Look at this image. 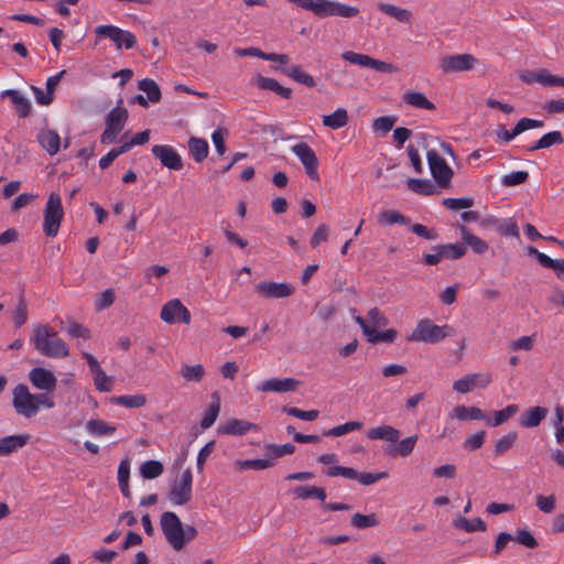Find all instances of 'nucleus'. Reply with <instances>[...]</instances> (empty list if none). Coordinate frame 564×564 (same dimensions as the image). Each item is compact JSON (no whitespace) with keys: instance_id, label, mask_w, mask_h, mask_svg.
<instances>
[{"instance_id":"nucleus-1","label":"nucleus","mask_w":564,"mask_h":564,"mask_svg":"<svg viewBox=\"0 0 564 564\" xmlns=\"http://www.w3.org/2000/svg\"><path fill=\"white\" fill-rule=\"evenodd\" d=\"M31 341L41 355L48 358H66L69 356L67 344L48 325H35Z\"/></svg>"},{"instance_id":"nucleus-2","label":"nucleus","mask_w":564,"mask_h":564,"mask_svg":"<svg viewBox=\"0 0 564 564\" xmlns=\"http://www.w3.org/2000/svg\"><path fill=\"white\" fill-rule=\"evenodd\" d=\"M453 335V328L445 325H436L429 318L417 322L413 332L408 336L409 341L435 344L447 336Z\"/></svg>"},{"instance_id":"nucleus-3","label":"nucleus","mask_w":564,"mask_h":564,"mask_svg":"<svg viewBox=\"0 0 564 564\" xmlns=\"http://www.w3.org/2000/svg\"><path fill=\"white\" fill-rule=\"evenodd\" d=\"M64 217L62 198L57 193H51L44 208L43 231L47 237H56Z\"/></svg>"},{"instance_id":"nucleus-4","label":"nucleus","mask_w":564,"mask_h":564,"mask_svg":"<svg viewBox=\"0 0 564 564\" xmlns=\"http://www.w3.org/2000/svg\"><path fill=\"white\" fill-rule=\"evenodd\" d=\"M161 530L166 539V541L171 544V546L175 551H180L184 547V528L176 516V513L172 511H165L162 513L160 519Z\"/></svg>"},{"instance_id":"nucleus-5","label":"nucleus","mask_w":564,"mask_h":564,"mask_svg":"<svg viewBox=\"0 0 564 564\" xmlns=\"http://www.w3.org/2000/svg\"><path fill=\"white\" fill-rule=\"evenodd\" d=\"M426 158L431 175L435 183L442 188H448L454 175L453 169L435 150L427 151Z\"/></svg>"},{"instance_id":"nucleus-6","label":"nucleus","mask_w":564,"mask_h":564,"mask_svg":"<svg viewBox=\"0 0 564 564\" xmlns=\"http://www.w3.org/2000/svg\"><path fill=\"white\" fill-rule=\"evenodd\" d=\"M12 394V405L17 414L30 419L37 413V405L34 402V394L30 392L26 384L20 383L15 386Z\"/></svg>"},{"instance_id":"nucleus-7","label":"nucleus","mask_w":564,"mask_h":564,"mask_svg":"<svg viewBox=\"0 0 564 564\" xmlns=\"http://www.w3.org/2000/svg\"><path fill=\"white\" fill-rule=\"evenodd\" d=\"M341 58L350 64L372 68L381 73L392 74L399 72V67L394 64L376 59L367 54L356 53L354 51H346L341 53Z\"/></svg>"},{"instance_id":"nucleus-8","label":"nucleus","mask_w":564,"mask_h":564,"mask_svg":"<svg viewBox=\"0 0 564 564\" xmlns=\"http://www.w3.org/2000/svg\"><path fill=\"white\" fill-rule=\"evenodd\" d=\"M479 61L471 54L448 55L441 59L440 67L444 73H460L474 69Z\"/></svg>"},{"instance_id":"nucleus-9","label":"nucleus","mask_w":564,"mask_h":564,"mask_svg":"<svg viewBox=\"0 0 564 564\" xmlns=\"http://www.w3.org/2000/svg\"><path fill=\"white\" fill-rule=\"evenodd\" d=\"M291 151L303 164L306 174L313 180L318 181V160L313 149L305 142H300L291 148Z\"/></svg>"},{"instance_id":"nucleus-10","label":"nucleus","mask_w":564,"mask_h":564,"mask_svg":"<svg viewBox=\"0 0 564 564\" xmlns=\"http://www.w3.org/2000/svg\"><path fill=\"white\" fill-rule=\"evenodd\" d=\"M192 498V473L185 470L172 485L169 499L173 505L183 506Z\"/></svg>"},{"instance_id":"nucleus-11","label":"nucleus","mask_w":564,"mask_h":564,"mask_svg":"<svg viewBox=\"0 0 564 564\" xmlns=\"http://www.w3.org/2000/svg\"><path fill=\"white\" fill-rule=\"evenodd\" d=\"M160 317L167 324L184 323L189 324L191 313L178 299H173L165 303L161 310Z\"/></svg>"},{"instance_id":"nucleus-12","label":"nucleus","mask_w":564,"mask_h":564,"mask_svg":"<svg viewBox=\"0 0 564 564\" xmlns=\"http://www.w3.org/2000/svg\"><path fill=\"white\" fill-rule=\"evenodd\" d=\"M492 381L489 372L468 373L465 377L454 381L453 389L462 394L470 392L475 388L485 389Z\"/></svg>"},{"instance_id":"nucleus-13","label":"nucleus","mask_w":564,"mask_h":564,"mask_svg":"<svg viewBox=\"0 0 564 564\" xmlns=\"http://www.w3.org/2000/svg\"><path fill=\"white\" fill-rule=\"evenodd\" d=\"M359 14V9L346 3L333 0H322L318 12V18L326 17H340L346 19L356 18Z\"/></svg>"},{"instance_id":"nucleus-14","label":"nucleus","mask_w":564,"mask_h":564,"mask_svg":"<svg viewBox=\"0 0 564 564\" xmlns=\"http://www.w3.org/2000/svg\"><path fill=\"white\" fill-rule=\"evenodd\" d=\"M152 154L161 164L170 170L178 171L183 167L181 155L171 147L158 144L152 148Z\"/></svg>"},{"instance_id":"nucleus-15","label":"nucleus","mask_w":564,"mask_h":564,"mask_svg":"<svg viewBox=\"0 0 564 564\" xmlns=\"http://www.w3.org/2000/svg\"><path fill=\"white\" fill-rule=\"evenodd\" d=\"M355 322L362 329L364 335L367 337V340L371 344L378 343H393L397 337V332L392 328L386 329L383 332H378L372 328L367 321L361 316H356Z\"/></svg>"},{"instance_id":"nucleus-16","label":"nucleus","mask_w":564,"mask_h":564,"mask_svg":"<svg viewBox=\"0 0 564 564\" xmlns=\"http://www.w3.org/2000/svg\"><path fill=\"white\" fill-rule=\"evenodd\" d=\"M29 380L36 389L52 392L55 390L57 379L54 373L45 368L35 367L29 372Z\"/></svg>"},{"instance_id":"nucleus-17","label":"nucleus","mask_w":564,"mask_h":564,"mask_svg":"<svg viewBox=\"0 0 564 564\" xmlns=\"http://www.w3.org/2000/svg\"><path fill=\"white\" fill-rule=\"evenodd\" d=\"M9 98L18 117L28 118L32 112L30 100L18 89H6L0 93V100Z\"/></svg>"},{"instance_id":"nucleus-18","label":"nucleus","mask_w":564,"mask_h":564,"mask_svg":"<svg viewBox=\"0 0 564 564\" xmlns=\"http://www.w3.org/2000/svg\"><path fill=\"white\" fill-rule=\"evenodd\" d=\"M257 292L261 293L265 297L281 299L293 294L294 288L289 283H276L263 281L257 285Z\"/></svg>"},{"instance_id":"nucleus-19","label":"nucleus","mask_w":564,"mask_h":564,"mask_svg":"<svg viewBox=\"0 0 564 564\" xmlns=\"http://www.w3.org/2000/svg\"><path fill=\"white\" fill-rule=\"evenodd\" d=\"M250 430H258V426L245 420L231 419L218 424L217 434L241 436L247 434Z\"/></svg>"},{"instance_id":"nucleus-20","label":"nucleus","mask_w":564,"mask_h":564,"mask_svg":"<svg viewBox=\"0 0 564 564\" xmlns=\"http://www.w3.org/2000/svg\"><path fill=\"white\" fill-rule=\"evenodd\" d=\"M401 436V431L389 424H381L369 429L366 437L370 441H386L395 444Z\"/></svg>"},{"instance_id":"nucleus-21","label":"nucleus","mask_w":564,"mask_h":564,"mask_svg":"<svg viewBox=\"0 0 564 564\" xmlns=\"http://www.w3.org/2000/svg\"><path fill=\"white\" fill-rule=\"evenodd\" d=\"M297 386L299 381L292 378H271L260 382L257 390L262 392H289L294 391Z\"/></svg>"},{"instance_id":"nucleus-22","label":"nucleus","mask_w":564,"mask_h":564,"mask_svg":"<svg viewBox=\"0 0 564 564\" xmlns=\"http://www.w3.org/2000/svg\"><path fill=\"white\" fill-rule=\"evenodd\" d=\"M547 409L543 406H533L525 410L520 419L519 425L524 429H533L541 424V422L546 417Z\"/></svg>"},{"instance_id":"nucleus-23","label":"nucleus","mask_w":564,"mask_h":564,"mask_svg":"<svg viewBox=\"0 0 564 564\" xmlns=\"http://www.w3.org/2000/svg\"><path fill=\"white\" fill-rule=\"evenodd\" d=\"M37 142L50 154L55 155L61 148V138L55 130L43 129L37 133Z\"/></svg>"},{"instance_id":"nucleus-24","label":"nucleus","mask_w":564,"mask_h":564,"mask_svg":"<svg viewBox=\"0 0 564 564\" xmlns=\"http://www.w3.org/2000/svg\"><path fill=\"white\" fill-rule=\"evenodd\" d=\"M121 104L122 99H120L118 101V106L110 110V112L106 116V127L119 133L123 130L124 124L129 118L128 110L121 107Z\"/></svg>"},{"instance_id":"nucleus-25","label":"nucleus","mask_w":564,"mask_h":564,"mask_svg":"<svg viewBox=\"0 0 564 564\" xmlns=\"http://www.w3.org/2000/svg\"><path fill=\"white\" fill-rule=\"evenodd\" d=\"M459 230L465 248L469 247L476 254H484L488 251L489 245L480 237L471 234L466 226H460Z\"/></svg>"},{"instance_id":"nucleus-26","label":"nucleus","mask_w":564,"mask_h":564,"mask_svg":"<svg viewBox=\"0 0 564 564\" xmlns=\"http://www.w3.org/2000/svg\"><path fill=\"white\" fill-rule=\"evenodd\" d=\"M448 419H457L458 421L468 420H486L484 411L477 406L457 405L449 413Z\"/></svg>"},{"instance_id":"nucleus-27","label":"nucleus","mask_w":564,"mask_h":564,"mask_svg":"<svg viewBox=\"0 0 564 564\" xmlns=\"http://www.w3.org/2000/svg\"><path fill=\"white\" fill-rule=\"evenodd\" d=\"M417 438V435H411L402 440L399 438L397 446L386 447L384 452L392 456L408 457L414 451Z\"/></svg>"},{"instance_id":"nucleus-28","label":"nucleus","mask_w":564,"mask_h":564,"mask_svg":"<svg viewBox=\"0 0 564 564\" xmlns=\"http://www.w3.org/2000/svg\"><path fill=\"white\" fill-rule=\"evenodd\" d=\"M29 435H10L0 438V456L9 455L29 442Z\"/></svg>"},{"instance_id":"nucleus-29","label":"nucleus","mask_w":564,"mask_h":564,"mask_svg":"<svg viewBox=\"0 0 564 564\" xmlns=\"http://www.w3.org/2000/svg\"><path fill=\"white\" fill-rule=\"evenodd\" d=\"M254 83L260 89L274 91L275 94L285 99H289L291 97L292 90L280 85L279 82L274 78L263 77L259 75L254 78Z\"/></svg>"},{"instance_id":"nucleus-30","label":"nucleus","mask_w":564,"mask_h":564,"mask_svg":"<svg viewBox=\"0 0 564 564\" xmlns=\"http://www.w3.org/2000/svg\"><path fill=\"white\" fill-rule=\"evenodd\" d=\"M378 9L388 14L389 17L395 19L401 23H410L412 20V12L408 9H403L390 3H378Z\"/></svg>"},{"instance_id":"nucleus-31","label":"nucleus","mask_w":564,"mask_h":564,"mask_svg":"<svg viewBox=\"0 0 564 564\" xmlns=\"http://www.w3.org/2000/svg\"><path fill=\"white\" fill-rule=\"evenodd\" d=\"M563 143V135L560 131H551L543 134L538 141L527 147L525 150L533 152L540 149H547L555 144Z\"/></svg>"},{"instance_id":"nucleus-32","label":"nucleus","mask_w":564,"mask_h":564,"mask_svg":"<svg viewBox=\"0 0 564 564\" xmlns=\"http://www.w3.org/2000/svg\"><path fill=\"white\" fill-rule=\"evenodd\" d=\"M348 122V113L344 108H337L334 112L323 116V124L330 129H340Z\"/></svg>"},{"instance_id":"nucleus-33","label":"nucleus","mask_w":564,"mask_h":564,"mask_svg":"<svg viewBox=\"0 0 564 564\" xmlns=\"http://www.w3.org/2000/svg\"><path fill=\"white\" fill-rule=\"evenodd\" d=\"M404 101L417 109L434 110L435 105L420 91H408L403 96Z\"/></svg>"},{"instance_id":"nucleus-34","label":"nucleus","mask_w":564,"mask_h":564,"mask_svg":"<svg viewBox=\"0 0 564 564\" xmlns=\"http://www.w3.org/2000/svg\"><path fill=\"white\" fill-rule=\"evenodd\" d=\"M362 426H364V424L360 421H349L344 424L325 430L323 432V435L327 436V437H339V436H344L350 432L359 431L362 429Z\"/></svg>"},{"instance_id":"nucleus-35","label":"nucleus","mask_w":564,"mask_h":564,"mask_svg":"<svg viewBox=\"0 0 564 564\" xmlns=\"http://www.w3.org/2000/svg\"><path fill=\"white\" fill-rule=\"evenodd\" d=\"M95 34L99 37H107L111 40L118 50L121 48L122 30L120 28L107 24L98 25L95 29Z\"/></svg>"},{"instance_id":"nucleus-36","label":"nucleus","mask_w":564,"mask_h":564,"mask_svg":"<svg viewBox=\"0 0 564 564\" xmlns=\"http://www.w3.org/2000/svg\"><path fill=\"white\" fill-rule=\"evenodd\" d=\"M519 411V406L517 404H509L502 410L496 411L494 413L492 419L486 417V424L489 426H499L507 422L511 416H513Z\"/></svg>"},{"instance_id":"nucleus-37","label":"nucleus","mask_w":564,"mask_h":564,"mask_svg":"<svg viewBox=\"0 0 564 564\" xmlns=\"http://www.w3.org/2000/svg\"><path fill=\"white\" fill-rule=\"evenodd\" d=\"M293 495L297 499H310L316 498L321 501H325L326 492L323 488L312 486H299L293 489Z\"/></svg>"},{"instance_id":"nucleus-38","label":"nucleus","mask_w":564,"mask_h":564,"mask_svg":"<svg viewBox=\"0 0 564 564\" xmlns=\"http://www.w3.org/2000/svg\"><path fill=\"white\" fill-rule=\"evenodd\" d=\"M274 466L273 458H256L236 462V468L240 471L247 469L263 470Z\"/></svg>"},{"instance_id":"nucleus-39","label":"nucleus","mask_w":564,"mask_h":564,"mask_svg":"<svg viewBox=\"0 0 564 564\" xmlns=\"http://www.w3.org/2000/svg\"><path fill=\"white\" fill-rule=\"evenodd\" d=\"M189 152L196 162H202L208 155V143L204 139L192 137L188 141Z\"/></svg>"},{"instance_id":"nucleus-40","label":"nucleus","mask_w":564,"mask_h":564,"mask_svg":"<svg viewBox=\"0 0 564 564\" xmlns=\"http://www.w3.org/2000/svg\"><path fill=\"white\" fill-rule=\"evenodd\" d=\"M406 184L409 189L416 194L433 195L436 193L435 185L427 178H409Z\"/></svg>"},{"instance_id":"nucleus-41","label":"nucleus","mask_w":564,"mask_h":564,"mask_svg":"<svg viewBox=\"0 0 564 564\" xmlns=\"http://www.w3.org/2000/svg\"><path fill=\"white\" fill-rule=\"evenodd\" d=\"M536 260L543 268L553 269L557 279L564 282V259H552L547 254L541 252Z\"/></svg>"},{"instance_id":"nucleus-42","label":"nucleus","mask_w":564,"mask_h":564,"mask_svg":"<svg viewBox=\"0 0 564 564\" xmlns=\"http://www.w3.org/2000/svg\"><path fill=\"white\" fill-rule=\"evenodd\" d=\"M139 89L147 94V99L151 102H159L162 94L159 85L151 78H144L139 82Z\"/></svg>"},{"instance_id":"nucleus-43","label":"nucleus","mask_w":564,"mask_h":564,"mask_svg":"<svg viewBox=\"0 0 564 564\" xmlns=\"http://www.w3.org/2000/svg\"><path fill=\"white\" fill-rule=\"evenodd\" d=\"M283 73L288 75L293 80L312 88L315 86V80L313 76L308 73L304 72L300 66H292L290 68L283 69Z\"/></svg>"},{"instance_id":"nucleus-44","label":"nucleus","mask_w":564,"mask_h":564,"mask_svg":"<svg viewBox=\"0 0 564 564\" xmlns=\"http://www.w3.org/2000/svg\"><path fill=\"white\" fill-rule=\"evenodd\" d=\"M111 402L118 405H122L129 409H137L145 405L147 398L144 394L134 395H119L112 397Z\"/></svg>"},{"instance_id":"nucleus-45","label":"nucleus","mask_w":564,"mask_h":564,"mask_svg":"<svg viewBox=\"0 0 564 564\" xmlns=\"http://www.w3.org/2000/svg\"><path fill=\"white\" fill-rule=\"evenodd\" d=\"M454 525L466 532L485 531L487 529L486 523L480 518L467 519L459 517L454 520Z\"/></svg>"},{"instance_id":"nucleus-46","label":"nucleus","mask_w":564,"mask_h":564,"mask_svg":"<svg viewBox=\"0 0 564 564\" xmlns=\"http://www.w3.org/2000/svg\"><path fill=\"white\" fill-rule=\"evenodd\" d=\"M163 464L159 460H147L140 467V474L144 479H154L162 475Z\"/></svg>"},{"instance_id":"nucleus-47","label":"nucleus","mask_w":564,"mask_h":564,"mask_svg":"<svg viewBox=\"0 0 564 564\" xmlns=\"http://www.w3.org/2000/svg\"><path fill=\"white\" fill-rule=\"evenodd\" d=\"M87 431L97 436L112 434L116 432V426L109 425L106 421L91 419L86 424Z\"/></svg>"},{"instance_id":"nucleus-48","label":"nucleus","mask_w":564,"mask_h":564,"mask_svg":"<svg viewBox=\"0 0 564 564\" xmlns=\"http://www.w3.org/2000/svg\"><path fill=\"white\" fill-rule=\"evenodd\" d=\"M379 223L384 226L391 225H408L409 219L397 210L387 209L379 214Z\"/></svg>"},{"instance_id":"nucleus-49","label":"nucleus","mask_w":564,"mask_h":564,"mask_svg":"<svg viewBox=\"0 0 564 564\" xmlns=\"http://www.w3.org/2000/svg\"><path fill=\"white\" fill-rule=\"evenodd\" d=\"M517 438H518V433L514 431H511V432L507 433L506 435H503L502 437H500L496 442L495 447H494L495 455L501 456L505 453H507L514 445V443L517 442Z\"/></svg>"},{"instance_id":"nucleus-50","label":"nucleus","mask_w":564,"mask_h":564,"mask_svg":"<svg viewBox=\"0 0 564 564\" xmlns=\"http://www.w3.org/2000/svg\"><path fill=\"white\" fill-rule=\"evenodd\" d=\"M378 524H379V520L377 519L375 513H370V514L355 513L351 517V525L356 529H368V528L377 527Z\"/></svg>"},{"instance_id":"nucleus-51","label":"nucleus","mask_w":564,"mask_h":564,"mask_svg":"<svg viewBox=\"0 0 564 564\" xmlns=\"http://www.w3.org/2000/svg\"><path fill=\"white\" fill-rule=\"evenodd\" d=\"M28 321V305L23 295L19 297L17 307L13 312V323L17 328L24 325Z\"/></svg>"},{"instance_id":"nucleus-52","label":"nucleus","mask_w":564,"mask_h":564,"mask_svg":"<svg viewBox=\"0 0 564 564\" xmlns=\"http://www.w3.org/2000/svg\"><path fill=\"white\" fill-rule=\"evenodd\" d=\"M443 205L452 210L467 209L473 207L474 198L471 197H459V198H444Z\"/></svg>"},{"instance_id":"nucleus-53","label":"nucleus","mask_w":564,"mask_h":564,"mask_svg":"<svg viewBox=\"0 0 564 564\" xmlns=\"http://www.w3.org/2000/svg\"><path fill=\"white\" fill-rule=\"evenodd\" d=\"M535 505L541 512L552 513L556 507V498L554 495H550V496L538 495L535 497Z\"/></svg>"},{"instance_id":"nucleus-54","label":"nucleus","mask_w":564,"mask_h":564,"mask_svg":"<svg viewBox=\"0 0 564 564\" xmlns=\"http://www.w3.org/2000/svg\"><path fill=\"white\" fill-rule=\"evenodd\" d=\"M497 232L501 236L519 238L518 225L511 218L501 219Z\"/></svg>"},{"instance_id":"nucleus-55","label":"nucleus","mask_w":564,"mask_h":564,"mask_svg":"<svg viewBox=\"0 0 564 564\" xmlns=\"http://www.w3.org/2000/svg\"><path fill=\"white\" fill-rule=\"evenodd\" d=\"M94 375V383L96 389L100 392H109L112 389V378L108 377L102 369L96 371Z\"/></svg>"},{"instance_id":"nucleus-56","label":"nucleus","mask_w":564,"mask_h":564,"mask_svg":"<svg viewBox=\"0 0 564 564\" xmlns=\"http://www.w3.org/2000/svg\"><path fill=\"white\" fill-rule=\"evenodd\" d=\"M529 177L525 171H513L502 176L501 184L505 186L520 185L527 182Z\"/></svg>"},{"instance_id":"nucleus-57","label":"nucleus","mask_w":564,"mask_h":564,"mask_svg":"<svg viewBox=\"0 0 564 564\" xmlns=\"http://www.w3.org/2000/svg\"><path fill=\"white\" fill-rule=\"evenodd\" d=\"M228 137V131L224 128H217L214 130V148L216 150L217 155L224 156L226 153V139Z\"/></svg>"},{"instance_id":"nucleus-58","label":"nucleus","mask_w":564,"mask_h":564,"mask_svg":"<svg viewBox=\"0 0 564 564\" xmlns=\"http://www.w3.org/2000/svg\"><path fill=\"white\" fill-rule=\"evenodd\" d=\"M205 370L202 365L185 366L182 368L181 375L187 381H200L204 377Z\"/></svg>"},{"instance_id":"nucleus-59","label":"nucleus","mask_w":564,"mask_h":564,"mask_svg":"<svg viewBox=\"0 0 564 564\" xmlns=\"http://www.w3.org/2000/svg\"><path fill=\"white\" fill-rule=\"evenodd\" d=\"M441 248L444 253V258L448 259H459L466 253L464 243L441 245Z\"/></svg>"},{"instance_id":"nucleus-60","label":"nucleus","mask_w":564,"mask_h":564,"mask_svg":"<svg viewBox=\"0 0 564 564\" xmlns=\"http://www.w3.org/2000/svg\"><path fill=\"white\" fill-rule=\"evenodd\" d=\"M267 451L270 455L273 456L272 458L275 460V458L293 454L295 451V446L291 443H286L283 445L270 444L267 446Z\"/></svg>"},{"instance_id":"nucleus-61","label":"nucleus","mask_w":564,"mask_h":564,"mask_svg":"<svg viewBox=\"0 0 564 564\" xmlns=\"http://www.w3.org/2000/svg\"><path fill=\"white\" fill-rule=\"evenodd\" d=\"M67 334L73 338H84V339H89L91 336V333L87 327H85L84 325H82L75 321H70L68 323Z\"/></svg>"},{"instance_id":"nucleus-62","label":"nucleus","mask_w":564,"mask_h":564,"mask_svg":"<svg viewBox=\"0 0 564 564\" xmlns=\"http://www.w3.org/2000/svg\"><path fill=\"white\" fill-rule=\"evenodd\" d=\"M534 335L532 336H521L518 339L511 341L509 344V349L512 351H530L533 348L534 344Z\"/></svg>"},{"instance_id":"nucleus-63","label":"nucleus","mask_w":564,"mask_h":564,"mask_svg":"<svg viewBox=\"0 0 564 564\" xmlns=\"http://www.w3.org/2000/svg\"><path fill=\"white\" fill-rule=\"evenodd\" d=\"M394 122V117L382 116L375 119L372 128L376 132H381L382 134H386L393 128Z\"/></svg>"},{"instance_id":"nucleus-64","label":"nucleus","mask_w":564,"mask_h":564,"mask_svg":"<svg viewBox=\"0 0 564 564\" xmlns=\"http://www.w3.org/2000/svg\"><path fill=\"white\" fill-rule=\"evenodd\" d=\"M116 294L112 289L105 290L95 302V308L102 311L112 305L115 302Z\"/></svg>"}]
</instances>
